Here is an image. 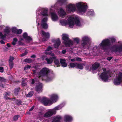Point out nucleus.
I'll list each match as a JSON object with an SVG mask.
<instances>
[{
  "mask_svg": "<svg viewBox=\"0 0 122 122\" xmlns=\"http://www.w3.org/2000/svg\"><path fill=\"white\" fill-rule=\"evenodd\" d=\"M67 10L69 12H73L76 9L74 4H70L67 5Z\"/></svg>",
  "mask_w": 122,
  "mask_h": 122,
  "instance_id": "9b49d317",
  "label": "nucleus"
},
{
  "mask_svg": "<svg viewBox=\"0 0 122 122\" xmlns=\"http://www.w3.org/2000/svg\"><path fill=\"white\" fill-rule=\"evenodd\" d=\"M103 70V72L102 73H108V71H107L106 69L105 68H103L102 69Z\"/></svg>",
  "mask_w": 122,
  "mask_h": 122,
  "instance_id": "37998d69",
  "label": "nucleus"
},
{
  "mask_svg": "<svg viewBox=\"0 0 122 122\" xmlns=\"http://www.w3.org/2000/svg\"><path fill=\"white\" fill-rule=\"evenodd\" d=\"M52 49V47L51 46H49L47 47V49L46 50V51H49L51 50Z\"/></svg>",
  "mask_w": 122,
  "mask_h": 122,
  "instance_id": "de8ad7c7",
  "label": "nucleus"
},
{
  "mask_svg": "<svg viewBox=\"0 0 122 122\" xmlns=\"http://www.w3.org/2000/svg\"><path fill=\"white\" fill-rule=\"evenodd\" d=\"M100 66V64L97 62H95L92 65V66L90 68V71H94L98 69Z\"/></svg>",
  "mask_w": 122,
  "mask_h": 122,
  "instance_id": "9d476101",
  "label": "nucleus"
},
{
  "mask_svg": "<svg viewBox=\"0 0 122 122\" xmlns=\"http://www.w3.org/2000/svg\"><path fill=\"white\" fill-rule=\"evenodd\" d=\"M17 41V39L16 38L13 39V41L12 42V44L13 45H15Z\"/></svg>",
  "mask_w": 122,
  "mask_h": 122,
  "instance_id": "e433bc0d",
  "label": "nucleus"
},
{
  "mask_svg": "<svg viewBox=\"0 0 122 122\" xmlns=\"http://www.w3.org/2000/svg\"><path fill=\"white\" fill-rule=\"evenodd\" d=\"M70 60L71 61L73 62L76 61V57L74 58L71 59Z\"/></svg>",
  "mask_w": 122,
  "mask_h": 122,
  "instance_id": "13d9d810",
  "label": "nucleus"
},
{
  "mask_svg": "<svg viewBox=\"0 0 122 122\" xmlns=\"http://www.w3.org/2000/svg\"><path fill=\"white\" fill-rule=\"evenodd\" d=\"M21 41H18V43L19 45H23V44L22 42H21Z\"/></svg>",
  "mask_w": 122,
  "mask_h": 122,
  "instance_id": "4d7b16f0",
  "label": "nucleus"
},
{
  "mask_svg": "<svg viewBox=\"0 0 122 122\" xmlns=\"http://www.w3.org/2000/svg\"><path fill=\"white\" fill-rule=\"evenodd\" d=\"M58 98V96L56 94H53L51 96L50 99L52 102H56Z\"/></svg>",
  "mask_w": 122,
  "mask_h": 122,
  "instance_id": "f3484780",
  "label": "nucleus"
},
{
  "mask_svg": "<svg viewBox=\"0 0 122 122\" xmlns=\"http://www.w3.org/2000/svg\"><path fill=\"white\" fill-rule=\"evenodd\" d=\"M30 92H29L28 94L26 95V97H30Z\"/></svg>",
  "mask_w": 122,
  "mask_h": 122,
  "instance_id": "680f3d73",
  "label": "nucleus"
},
{
  "mask_svg": "<svg viewBox=\"0 0 122 122\" xmlns=\"http://www.w3.org/2000/svg\"><path fill=\"white\" fill-rule=\"evenodd\" d=\"M5 79L3 78L0 77V81L2 82H5Z\"/></svg>",
  "mask_w": 122,
  "mask_h": 122,
  "instance_id": "603ef678",
  "label": "nucleus"
},
{
  "mask_svg": "<svg viewBox=\"0 0 122 122\" xmlns=\"http://www.w3.org/2000/svg\"><path fill=\"white\" fill-rule=\"evenodd\" d=\"M90 41V39L88 37L84 36L82 37V43L81 47L84 48H86L87 44H88Z\"/></svg>",
  "mask_w": 122,
  "mask_h": 122,
  "instance_id": "20e7f679",
  "label": "nucleus"
},
{
  "mask_svg": "<svg viewBox=\"0 0 122 122\" xmlns=\"http://www.w3.org/2000/svg\"><path fill=\"white\" fill-rule=\"evenodd\" d=\"M19 90L20 88H19L15 89V90L14 92L15 94H17L18 92H19Z\"/></svg>",
  "mask_w": 122,
  "mask_h": 122,
  "instance_id": "58836bf2",
  "label": "nucleus"
},
{
  "mask_svg": "<svg viewBox=\"0 0 122 122\" xmlns=\"http://www.w3.org/2000/svg\"><path fill=\"white\" fill-rule=\"evenodd\" d=\"M54 60V63L58 67L60 66V62H59V60L56 59V57H55V58L54 59H53Z\"/></svg>",
  "mask_w": 122,
  "mask_h": 122,
  "instance_id": "393cba45",
  "label": "nucleus"
},
{
  "mask_svg": "<svg viewBox=\"0 0 122 122\" xmlns=\"http://www.w3.org/2000/svg\"><path fill=\"white\" fill-rule=\"evenodd\" d=\"M30 66L27 65L24 68V70L25 71L28 70L30 69Z\"/></svg>",
  "mask_w": 122,
  "mask_h": 122,
  "instance_id": "ea45409f",
  "label": "nucleus"
},
{
  "mask_svg": "<svg viewBox=\"0 0 122 122\" xmlns=\"http://www.w3.org/2000/svg\"><path fill=\"white\" fill-rule=\"evenodd\" d=\"M69 66L71 68H74L75 67H76V63H74L73 62H71L70 63Z\"/></svg>",
  "mask_w": 122,
  "mask_h": 122,
  "instance_id": "c756f323",
  "label": "nucleus"
},
{
  "mask_svg": "<svg viewBox=\"0 0 122 122\" xmlns=\"http://www.w3.org/2000/svg\"><path fill=\"white\" fill-rule=\"evenodd\" d=\"M61 108L60 106H58L54 108V109L55 110H58L60 109Z\"/></svg>",
  "mask_w": 122,
  "mask_h": 122,
  "instance_id": "8fccbe9b",
  "label": "nucleus"
},
{
  "mask_svg": "<svg viewBox=\"0 0 122 122\" xmlns=\"http://www.w3.org/2000/svg\"><path fill=\"white\" fill-rule=\"evenodd\" d=\"M36 56L35 55H33L31 56V58H35L36 57Z\"/></svg>",
  "mask_w": 122,
  "mask_h": 122,
  "instance_id": "69168bd1",
  "label": "nucleus"
},
{
  "mask_svg": "<svg viewBox=\"0 0 122 122\" xmlns=\"http://www.w3.org/2000/svg\"><path fill=\"white\" fill-rule=\"evenodd\" d=\"M62 36V40L64 41L63 43L66 46L70 47L71 46L73 45V41L69 38V36L68 35L63 34Z\"/></svg>",
  "mask_w": 122,
  "mask_h": 122,
  "instance_id": "7ed1b4c3",
  "label": "nucleus"
},
{
  "mask_svg": "<svg viewBox=\"0 0 122 122\" xmlns=\"http://www.w3.org/2000/svg\"><path fill=\"white\" fill-rule=\"evenodd\" d=\"M50 72V71L49 69L46 67L43 68L39 73V77L40 78L41 76H47Z\"/></svg>",
  "mask_w": 122,
  "mask_h": 122,
  "instance_id": "423d86ee",
  "label": "nucleus"
},
{
  "mask_svg": "<svg viewBox=\"0 0 122 122\" xmlns=\"http://www.w3.org/2000/svg\"><path fill=\"white\" fill-rule=\"evenodd\" d=\"M20 117L19 115H16L14 117V120L15 121H16L18 118Z\"/></svg>",
  "mask_w": 122,
  "mask_h": 122,
  "instance_id": "a18cd8bd",
  "label": "nucleus"
},
{
  "mask_svg": "<svg viewBox=\"0 0 122 122\" xmlns=\"http://www.w3.org/2000/svg\"><path fill=\"white\" fill-rule=\"evenodd\" d=\"M118 46L115 45H114L110 47V49L112 52L117 51Z\"/></svg>",
  "mask_w": 122,
  "mask_h": 122,
  "instance_id": "6ab92c4d",
  "label": "nucleus"
},
{
  "mask_svg": "<svg viewBox=\"0 0 122 122\" xmlns=\"http://www.w3.org/2000/svg\"><path fill=\"white\" fill-rule=\"evenodd\" d=\"M110 40L112 43H115L116 41L115 38L113 37L111 38H110Z\"/></svg>",
  "mask_w": 122,
  "mask_h": 122,
  "instance_id": "2f4dec72",
  "label": "nucleus"
},
{
  "mask_svg": "<svg viewBox=\"0 0 122 122\" xmlns=\"http://www.w3.org/2000/svg\"><path fill=\"white\" fill-rule=\"evenodd\" d=\"M11 30L12 32L13 33H16L17 29L15 27H13L11 28Z\"/></svg>",
  "mask_w": 122,
  "mask_h": 122,
  "instance_id": "72a5a7b5",
  "label": "nucleus"
},
{
  "mask_svg": "<svg viewBox=\"0 0 122 122\" xmlns=\"http://www.w3.org/2000/svg\"><path fill=\"white\" fill-rule=\"evenodd\" d=\"M47 78L46 79V81H52V78L51 77H50L48 76H46Z\"/></svg>",
  "mask_w": 122,
  "mask_h": 122,
  "instance_id": "c9c22d12",
  "label": "nucleus"
},
{
  "mask_svg": "<svg viewBox=\"0 0 122 122\" xmlns=\"http://www.w3.org/2000/svg\"><path fill=\"white\" fill-rule=\"evenodd\" d=\"M42 84L41 83L37 85L36 87V89L38 93L42 91Z\"/></svg>",
  "mask_w": 122,
  "mask_h": 122,
  "instance_id": "2eb2a0df",
  "label": "nucleus"
},
{
  "mask_svg": "<svg viewBox=\"0 0 122 122\" xmlns=\"http://www.w3.org/2000/svg\"><path fill=\"white\" fill-rule=\"evenodd\" d=\"M10 94V92H9L7 93H6L5 94V96L7 97Z\"/></svg>",
  "mask_w": 122,
  "mask_h": 122,
  "instance_id": "052dcab7",
  "label": "nucleus"
},
{
  "mask_svg": "<svg viewBox=\"0 0 122 122\" xmlns=\"http://www.w3.org/2000/svg\"><path fill=\"white\" fill-rule=\"evenodd\" d=\"M66 50H63L61 51L62 53L63 54H65L66 53Z\"/></svg>",
  "mask_w": 122,
  "mask_h": 122,
  "instance_id": "bf43d9fd",
  "label": "nucleus"
},
{
  "mask_svg": "<svg viewBox=\"0 0 122 122\" xmlns=\"http://www.w3.org/2000/svg\"><path fill=\"white\" fill-rule=\"evenodd\" d=\"M61 119L62 117L60 116H56L52 122H61L60 120Z\"/></svg>",
  "mask_w": 122,
  "mask_h": 122,
  "instance_id": "5701e85b",
  "label": "nucleus"
},
{
  "mask_svg": "<svg viewBox=\"0 0 122 122\" xmlns=\"http://www.w3.org/2000/svg\"><path fill=\"white\" fill-rule=\"evenodd\" d=\"M74 41L76 42L77 44H78L79 42V39L77 38H74Z\"/></svg>",
  "mask_w": 122,
  "mask_h": 122,
  "instance_id": "a19ab883",
  "label": "nucleus"
},
{
  "mask_svg": "<svg viewBox=\"0 0 122 122\" xmlns=\"http://www.w3.org/2000/svg\"><path fill=\"white\" fill-rule=\"evenodd\" d=\"M66 1V0H58V2L62 5L65 3Z\"/></svg>",
  "mask_w": 122,
  "mask_h": 122,
  "instance_id": "c85d7f7f",
  "label": "nucleus"
},
{
  "mask_svg": "<svg viewBox=\"0 0 122 122\" xmlns=\"http://www.w3.org/2000/svg\"><path fill=\"white\" fill-rule=\"evenodd\" d=\"M22 30L21 29H17L16 34H20L22 32Z\"/></svg>",
  "mask_w": 122,
  "mask_h": 122,
  "instance_id": "4c0bfd02",
  "label": "nucleus"
},
{
  "mask_svg": "<svg viewBox=\"0 0 122 122\" xmlns=\"http://www.w3.org/2000/svg\"><path fill=\"white\" fill-rule=\"evenodd\" d=\"M27 51H26L25 52L23 53L21 55V56H23L25 55H26L27 54Z\"/></svg>",
  "mask_w": 122,
  "mask_h": 122,
  "instance_id": "864d4df0",
  "label": "nucleus"
},
{
  "mask_svg": "<svg viewBox=\"0 0 122 122\" xmlns=\"http://www.w3.org/2000/svg\"><path fill=\"white\" fill-rule=\"evenodd\" d=\"M55 58V57H50L49 58H46L45 59V60L47 61V64H51L53 62V59H54Z\"/></svg>",
  "mask_w": 122,
  "mask_h": 122,
  "instance_id": "a211bd4d",
  "label": "nucleus"
},
{
  "mask_svg": "<svg viewBox=\"0 0 122 122\" xmlns=\"http://www.w3.org/2000/svg\"><path fill=\"white\" fill-rule=\"evenodd\" d=\"M41 102L44 106H46L51 105L53 103L51 100L45 97H44L42 98Z\"/></svg>",
  "mask_w": 122,
  "mask_h": 122,
  "instance_id": "6e6552de",
  "label": "nucleus"
},
{
  "mask_svg": "<svg viewBox=\"0 0 122 122\" xmlns=\"http://www.w3.org/2000/svg\"><path fill=\"white\" fill-rule=\"evenodd\" d=\"M62 23L65 24L66 25L67 24V22L65 21H63L62 22Z\"/></svg>",
  "mask_w": 122,
  "mask_h": 122,
  "instance_id": "774afa93",
  "label": "nucleus"
},
{
  "mask_svg": "<svg viewBox=\"0 0 122 122\" xmlns=\"http://www.w3.org/2000/svg\"><path fill=\"white\" fill-rule=\"evenodd\" d=\"M78 10L80 12H85L87 9V5L82 4L81 3H78L76 4Z\"/></svg>",
  "mask_w": 122,
  "mask_h": 122,
  "instance_id": "39448f33",
  "label": "nucleus"
},
{
  "mask_svg": "<svg viewBox=\"0 0 122 122\" xmlns=\"http://www.w3.org/2000/svg\"><path fill=\"white\" fill-rule=\"evenodd\" d=\"M61 43L60 39L58 38L55 41L54 44V47L56 49H58Z\"/></svg>",
  "mask_w": 122,
  "mask_h": 122,
  "instance_id": "4468645a",
  "label": "nucleus"
},
{
  "mask_svg": "<svg viewBox=\"0 0 122 122\" xmlns=\"http://www.w3.org/2000/svg\"><path fill=\"white\" fill-rule=\"evenodd\" d=\"M9 64L10 69H12L14 66L13 62H9Z\"/></svg>",
  "mask_w": 122,
  "mask_h": 122,
  "instance_id": "f704fd0d",
  "label": "nucleus"
},
{
  "mask_svg": "<svg viewBox=\"0 0 122 122\" xmlns=\"http://www.w3.org/2000/svg\"><path fill=\"white\" fill-rule=\"evenodd\" d=\"M51 15L52 20L56 21L58 20V17L56 13L54 12H52L51 13Z\"/></svg>",
  "mask_w": 122,
  "mask_h": 122,
  "instance_id": "dca6fc26",
  "label": "nucleus"
},
{
  "mask_svg": "<svg viewBox=\"0 0 122 122\" xmlns=\"http://www.w3.org/2000/svg\"><path fill=\"white\" fill-rule=\"evenodd\" d=\"M41 25L42 28L45 29H46L48 28V25L46 23H41Z\"/></svg>",
  "mask_w": 122,
  "mask_h": 122,
  "instance_id": "cd10ccee",
  "label": "nucleus"
},
{
  "mask_svg": "<svg viewBox=\"0 0 122 122\" xmlns=\"http://www.w3.org/2000/svg\"><path fill=\"white\" fill-rule=\"evenodd\" d=\"M65 121L66 122L70 121L72 119V117L68 116H66L65 117Z\"/></svg>",
  "mask_w": 122,
  "mask_h": 122,
  "instance_id": "bb28decb",
  "label": "nucleus"
},
{
  "mask_svg": "<svg viewBox=\"0 0 122 122\" xmlns=\"http://www.w3.org/2000/svg\"><path fill=\"white\" fill-rule=\"evenodd\" d=\"M61 64L62 66L64 67H66L67 66V64L65 62Z\"/></svg>",
  "mask_w": 122,
  "mask_h": 122,
  "instance_id": "09e8293b",
  "label": "nucleus"
},
{
  "mask_svg": "<svg viewBox=\"0 0 122 122\" xmlns=\"http://www.w3.org/2000/svg\"><path fill=\"white\" fill-rule=\"evenodd\" d=\"M59 14L60 17L63 18L66 15V13L63 9H61L60 10Z\"/></svg>",
  "mask_w": 122,
  "mask_h": 122,
  "instance_id": "4be33fe9",
  "label": "nucleus"
},
{
  "mask_svg": "<svg viewBox=\"0 0 122 122\" xmlns=\"http://www.w3.org/2000/svg\"><path fill=\"white\" fill-rule=\"evenodd\" d=\"M56 113V111L55 110L49 111L44 114V117H50L53 114H55Z\"/></svg>",
  "mask_w": 122,
  "mask_h": 122,
  "instance_id": "f8f14e48",
  "label": "nucleus"
},
{
  "mask_svg": "<svg viewBox=\"0 0 122 122\" xmlns=\"http://www.w3.org/2000/svg\"><path fill=\"white\" fill-rule=\"evenodd\" d=\"M76 68L82 70L83 68V64L82 63H76Z\"/></svg>",
  "mask_w": 122,
  "mask_h": 122,
  "instance_id": "412c9836",
  "label": "nucleus"
},
{
  "mask_svg": "<svg viewBox=\"0 0 122 122\" xmlns=\"http://www.w3.org/2000/svg\"><path fill=\"white\" fill-rule=\"evenodd\" d=\"M66 61L65 59H61L60 61V63L61 64L65 62Z\"/></svg>",
  "mask_w": 122,
  "mask_h": 122,
  "instance_id": "49530a36",
  "label": "nucleus"
},
{
  "mask_svg": "<svg viewBox=\"0 0 122 122\" xmlns=\"http://www.w3.org/2000/svg\"><path fill=\"white\" fill-rule=\"evenodd\" d=\"M47 9H44L41 12V14L42 15L45 16H48Z\"/></svg>",
  "mask_w": 122,
  "mask_h": 122,
  "instance_id": "a878e982",
  "label": "nucleus"
},
{
  "mask_svg": "<svg viewBox=\"0 0 122 122\" xmlns=\"http://www.w3.org/2000/svg\"><path fill=\"white\" fill-rule=\"evenodd\" d=\"M108 73H102L100 75V76L101 79L104 82H106L108 80Z\"/></svg>",
  "mask_w": 122,
  "mask_h": 122,
  "instance_id": "ddd939ff",
  "label": "nucleus"
},
{
  "mask_svg": "<svg viewBox=\"0 0 122 122\" xmlns=\"http://www.w3.org/2000/svg\"><path fill=\"white\" fill-rule=\"evenodd\" d=\"M35 83V80L34 79H32V81L31 82V84H34Z\"/></svg>",
  "mask_w": 122,
  "mask_h": 122,
  "instance_id": "0e129e2a",
  "label": "nucleus"
},
{
  "mask_svg": "<svg viewBox=\"0 0 122 122\" xmlns=\"http://www.w3.org/2000/svg\"><path fill=\"white\" fill-rule=\"evenodd\" d=\"M0 42L2 44H4L5 43V42L3 40H2L1 41H0Z\"/></svg>",
  "mask_w": 122,
  "mask_h": 122,
  "instance_id": "338daca9",
  "label": "nucleus"
},
{
  "mask_svg": "<svg viewBox=\"0 0 122 122\" xmlns=\"http://www.w3.org/2000/svg\"><path fill=\"white\" fill-rule=\"evenodd\" d=\"M122 81V73L119 72L117 78L115 79L114 83L115 85H118L120 84Z\"/></svg>",
  "mask_w": 122,
  "mask_h": 122,
  "instance_id": "1a4fd4ad",
  "label": "nucleus"
},
{
  "mask_svg": "<svg viewBox=\"0 0 122 122\" xmlns=\"http://www.w3.org/2000/svg\"><path fill=\"white\" fill-rule=\"evenodd\" d=\"M49 54L52 56H54V54L52 53L51 52H50Z\"/></svg>",
  "mask_w": 122,
  "mask_h": 122,
  "instance_id": "e2e57ef3",
  "label": "nucleus"
},
{
  "mask_svg": "<svg viewBox=\"0 0 122 122\" xmlns=\"http://www.w3.org/2000/svg\"><path fill=\"white\" fill-rule=\"evenodd\" d=\"M117 51H122V45H121L119 46H118Z\"/></svg>",
  "mask_w": 122,
  "mask_h": 122,
  "instance_id": "7c9ffc66",
  "label": "nucleus"
},
{
  "mask_svg": "<svg viewBox=\"0 0 122 122\" xmlns=\"http://www.w3.org/2000/svg\"><path fill=\"white\" fill-rule=\"evenodd\" d=\"M25 62L27 63H30V60L29 59H26L24 60Z\"/></svg>",
  "mask_w": 122,
  "mask_h": 122,
  "instance_id": "3c124183",
  "label": "nucleus"
},
{
  "mask_svg": "<svg viewBox=\"0 0 122 122\" xmlns=\"http://www.w3.org/2000/svg\"><path fill=\"white\" fill-rule=\"evenodd\" d=\"M23 36L24 38L27 41L29 42L30 41V37L27 36V34L26 33H24L23 34Z\"/></svg>",
  "mask_w": 122,
  "mask_h": 122,
  "instance_id": "b1692460",
  "label": "nucleus"
},
{
  "mask_svg": "<svg viewBox=\"0 0 122 122\" xmlns=\"http://www.w3.org/2000/svg\"><path fill=\"white\" fill-rule=\"evenodd\" d=\"M10 27L6 26L4 30V34L1 32H0V37L2 39H3L6 37V36L9 35L10 32Z\"/></svg>",
  "mask_w": 122,
  "mask_h": 122,
  "instance_id": "0eeeda50",
  "label": "nucleus"
},
{
  "mask_svg": "<svg viewBox=\"0 0 122 122\" xmlns=\"http://www.w3.org/2000/svg\"><path fill=\"white\" fill-rule=\"evenodd\" d=\"M74 20L76 25L79 26L81 25L80 21L79 18L76 17L74 19L73 17H71L68 19V24L70 27L72 28L74 25L75 24Z\"/></svg>",
  "mask_w": 122,
  "mask_h": 122,
  "instance_id": "f03ea898",
  "label": "nucleus"
},
{
  "mask_svg": "<svg viewBox=\"0 0 122 122\" xmlns=\"http://www.w3.org/2000/svg\"><path fill=\"white\" fill-rule=\"evenodd\" d=\"M14 58L12 56H10L9 60V62H13V61L14 60Z\"/></svg>",
  "mask_w": 122,
  "mask_h": 122,
  "instance_id": "473e14b6",
  "label": "nucleus"
},
{
  "mask_svg": "<svg viewBox=\"0 0 122 122\" xmlns=\"http://www.w3.org/2000/svg\"><path fill=\"white\" fill-rule=\"evenodd\" d=\"M111 45V43L110 41V40L108 39L103 40L101 43L100 44V46L101 49L106 52H107L109 49V47Z\"/></svg>",
  "mask_w": 122,
  "mask_h": 122,
  "instance_id": "f257e3e1",
  "label": "nucleus"
},
{
  "mask_svg": "<svg viewBox=\"0 0 122 122\" xmlns=\"http://www.w3.org/2000/svg\"><path fill=\"white\" fill-rule=\"evenodd\" d=\"M41 33L42 35L46 39L49 38L50 37V35L49 33L48 32L46 33L43 30H41Z\"/></svg>",
  "mask_w": 122,
  "mask_h": 122,
  "instance_id": "aec40b11",
  "label": "nucleus"
},
{
  "mask_svg": "<svg viewBox=\"0 0 122 122\" xmlns=\"http://www.w3.org/2000/svg\"><path fill=\"white\" fill-rule=\"evenodd\" d=\"M112 58V57H108L107 58V60L109 61H110L111 60Z\"/></svg>",
  "mask_w": 122,
  "mask_h": 122,
  "instance_id": "6e6d98bb",
  "label": "nucleus"
},
{
  "mask_svg": "<svg viewBox=\"0 0 122 122\" xmlns=\"http://www.w3.org/2000/svg\"><path fill=\"white\" fill-rule=\"evenodd\" d=\"M47 18L45 17L43 19L42 21V23H46L47 20Z\"/></svg>",
  "mask_w": 122,
  "mask_h": 122,
  "instance_id": "c03bdc74",
  "label": "nucleus"
},
{
  "mask_svg": "<svg viewBox=\"0 0 122 122\" xmlns=\"http://www.w3.org/2000/svg\"><path fill=\"white\" fill-rule=\"evenodd\" d=\"M4 71V69L3 67H0V72H3Z\"/></svg>",
  "mask_w": 122,
  "mask_h": 122,
  "instance_id": "5fc2aeb1",
  "label": "nucleus"
},
{
  "mask_svg": "<svg viewBox=\"0 0 122 122\" xmlns=\"http://www.w3.org/2000/svg\"><path fill=\"white\" fill-rule=\"evenodd\" d=\"M76 60L77 61L80 62L82 61L81 58L78 57H76Z\"/></svg>",
  "mask_w": 122,
  "mask_h": 122,
  "instance_id": "79ce46f5",
  "label": "nucleus"
}]
</instances>
